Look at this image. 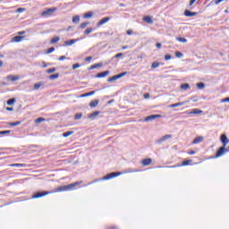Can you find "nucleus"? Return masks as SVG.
Here are the masks:
<instances>
[{
	"mask_svg": "<svg viewBox=\"0 0 229 229\" xmlns=\"http://www.w3.org/2000/svg\"><path fill=\"white\" fill-rule=\"evenodd\" d=\"M130 173H139V170L133 168H127L123 172H112L105 175L103 178L94 180L93 182H89V185H92V183H96L98 182H102L103 180H112V178H117V176H121V174H128Z\"/></svg>",
	"mask_w": 229,
	"mask_h": 229,
	"instance_id": "f257e3e1",
	"label": "nucleus"
},
{
	"mask_svg": "<svg viewBox=\"0 0 229 229\" xmlns=\"http://www.w3.org/2000/svg\"><path fill=\"white\" fill-rule=\"evenodd\" d=\"M80 183H83V181L75 182L73 183H71V184H68V185H64V186H59L57 188V191L58 192H64L65 191H72V189H74V187H78V185H80Z\"/></svg>",
	"mask_w": 229,
	"mask_h": 229,
	"instance_id": "f03ea898",
	"label": "nucleus"
},
{
	"mask_svg": "<svg viewBox=\"0 0 229 229\" xmlns=\"http://www.w3.org/2000/svg\"><path fill=\"white\" fill-rule=\"evenodd\" d=\"M225 153H228V148H226V147L225 146H222L216 150L214 158H219V157H223V155H225Z\"/></svg>",
	"mask_w": 229,
	"mask_h": 229,
	"instance_id": "7ed1b4c3",
	"label": "nucleus"
},
{
	"mask_svg": "<svg viewBox=\"0 0 229 229\" xmlns=\"http://www.w3.org/2000/svg\"><path fill=\"white\" fill-rule=\"evenodd\" d=\"M126 74H128V72H123L122 73L116 74L113 77H110L107 81L109 83H113V81H117V80H121V78H123V76H126Z\"/></svg>",
	"mask_w": 229,
	"mask_h": 229,
	"instance_id": "20e7f679",
	"label": "nucleus"
},
{
	"mask_svg": "<svg viewBox=\"0 0 229 229\" xmlns=\"http://www.w3.org/2000/svg\"><path fill=\"white\" fill-rule=\"evenodd\" d=\"M47 194H51L50 191H36L32 195V199H37L38 198H44V196H47Z\"/></svg>",
	"mask_w": 229,
	"mask_h": 229,
	"instance_id": "39448f33",
	"label": "nucleus"
},
{
	"mask_svg": "<svg viewBox=\"0 0 229 229\" xmlns=\"http://www.w3.org/2000/svg\"><path fill=\"white\" fill-rule=\"evenodd\" d=\"M220 142H222V145L224 146V148H226V146L228 145V142H229V140H228V137L226 136V134H221Z\"/></svg>",
	"mask_w": 229,
	"mask_h": 229,
	"instance_id": "423d86ee",
	"label": "nucleus"
},
{
	"mask_svg": "<svg viewBox=\"0 0 229 229\" xmlns=\"http://www.w3.org/2000/svg\"><path fill=\"white\" fill-rule=\"evenodd\" d=\"M57 10L56 7H54V8H48L47 10H45L41 15L43 17H46V15H53V13H55V11Z\"/></svg>",
	"mask_w": 229,
	"mask_h": 229,
	"instance_id": "0eeeda50",
	"label": "nucleus"
},
{
	"mask_svg": "<svg viewBox=\"0 0 229 229\" xmlns=\"http://www.w3.org/2000/svg\"><path fill=\"white\" fill-rule=\"evenodd\" d=\"M162 117V114H151L145 118L146 123H149V121H155V119H160Z\"/></svg>",
	"mask_w": 229,
	"mask_h": 229,
	"instance_id": "6e6552de",
	"label": "nucleus"
},
{
	"mask_svg": "<svg viewBox=\"0 0 229 229\" xmlns=\"http://www.w3.org/2000/svg\"><path fill=\"white\" fill-rule=\"evenodd\" d=\"M191 164H192V160L189 159V160L182 161V165H174L167 167L168 168L181 167V165H190Z\"/></svg>",
	"mask_w": 229,
	"mask_h": 229,
	"instance_id": "1a4fd4ad",
	"label": "nucleus"
},
{
	"mask_svg": "<svg viewBox=\"0 0 229 229\" xmlns=\"http://www.w3.org/2000/svg\"><path fill=\"white\" fill-rule=\"evenodd\" d=\"M108 21H110V17H104V18H102V19L97 23V27H98V28H101V26H103V24H106V22H108Z\"/></svg>",
	"mask_w": 229,
	"mask_h": 229,
	"instance_id": "9d476101",
	"label": "nucleus"
},
{
	"mask_svg": "<svg viewBox=\"0 0 229 229\" xmlns=\"http://www.w3.org/2000/svg\"><path fill=\"white\" fill-rule=\"evenodd\" d=\"M184 15H185V17H196V15H198V13L192 12V11H190V10H185L184 11Z\"/></svg>",
	"mask_w": 229,
	"mask_h": 229,
	"instance_id": "9b49d317",
	"label": "nucleus"
},
{
	"mask_svg": "<svg viewBox=\"0 0 229 229\" xmlns=\"http://www.w3.org/2000/svg\"><path fill=\"white\" fill-rule=\"evenodd\" d=\"M108 74H110V71H105V72H98L95 78H106V76H108Z\"/></svg>",
	"mask_w": 229,
	"mask_h": 229,
	"instance_id": "f8f14e48",
	"label": "nucleus"
},
{
	"mask_svg": "<svg viewBox=\"0 0 229 229\" xmlns=\"http://www.w3.org/2000/svg\"><path fill=\"white\" fill-rule=\"evenodd\" d=\"M186 103H187L186 101H183V102H178L175 104H172V105L168 106V108H176L178 106H183V105H185Z\"/></svg>",
	"mask_w": 229,
	"mask_h": 229,
	"instance_id": "ddd939ff",
	"label": "nucleus"
},
{
	"mask_svg": "<svg viewBox=\"0 0 229 229\" xmlns=\"http://www.w3.org/2000/svg\"><path fill=\"white\" fill-rule=\"evenodd\" d=\"M99 114H101V112L95 111L92 114L88 115V119H91L92 121H94V119H96V117H98V115H99Z\"/></svg>",
	"mask_w": 229,
	"mask_h": 229,
	"instance_id": "4468645a",
	"label": "nucleus"
},
{
	"mask_svg": "<svg viewBox=\"0 0 229 229\" xmlns=\"http://www.w3.org/2000/svg\"><path fill=\"white\" fill-rule=\"evenodd\" d=\"M192 114H203V111L198 108L191 109V112L188 113V115H191Z\"/></svg>",
	"mask_w": 229,
	"mask_h": 229,
	"instance_id": "2eb2a0df",
	"label": "nucleus"
},
{
	"mask_svg": "<svg viewBox=\"0 0 229 229\" xmlns=\"http://www.w3.org/2000/svg\"><path fill=\"white\" fill-rule=\"evenodd\" d=\"M99 105V100L98 99H95L89 102V106L90 108H96V106Z\"/></svg>",
	"mask_w": 229,
	"mask_h": 229,
	"instance_id": "dca6fc26",
	"label": "nucleus"
},
{
	"mask_svg": "<svg viewBox=\"0 0 229 229\" xmlns=\"http://www.w3.org/2000/svg\"><path fill=\"white\" fill-rule=\"evenodd\" d=\"M144 22H147V24H153V19L151 16H145L143 17Z\"/></svg>",
	"mask_w": 229,
	"mask_h": 229,
	"instance_id": "f3484780",
	"label": "nucleus"
},
{
	"mask_svg": "<svg viewBox=\"0 0 229 229\" xmlns=\"http://www.w3.org/2000/svg\"><path fill=\"white\" fill-rule=\"evenodd\" d=\"M152 160L151 158H145L141 161L142 165L146 166V165H150Z\"/></svg>",
	"mask_w": 229,
	"mask_h": 229,
	"instance_id": "a211bd4d",
	"label": "nucleus"
},
{
	"mask_svg": "<svg viewBox=\"0 0 229 229\" xmlns=\"http://www.w3.org/2000/svg\"><path fill=\"white\" fill-rule=\"evenodd\" d=\"M79 39H70L67 41H64V46H72V44H76Z\"/></svg>",
	"mask_w": 229,
	"mask_h": 229,
	"instance_id": "6ab92c4d",
	"label": "nucleus"
},
{
	"mask_svg": "<svg viewBox=\"0 0 229 229\" xmlns=\"http://www.w3.org/2000/svg\"><path fill=\"white\" fill-rule=\"evenodd\" d=\"M13 42H22L24 36H15L13 38Z\"/></svg>",
	"mask_w": 229,
	"mask_h": 229,
	"instance_id": "aec40b11",
	"label": "nucleus"
},
{
	"mask_svg": "<svg viewBox=\"0 0 229 229\" xmlns=\"http://www.w3.org/2000/svg\"><path fill=\"white\" fill-rule=\"evenodd\" d=\"M199 142H203L202 136H199V137L195 138L192 141V144H199Z\"/></svg>",
	"mask_w": 229,
	"mask_h": 229,
	"instance_id": "412c9836",
	"label": "nucleus"
},
{
	"mask_svg": "<svg viewBox=\"0 0 229 229\" xmlns=\"http://www.w3.org/2000/svg\"><path fill=\"white\" fill-rule=\"evenodd\" d=\"M98 67H103V63H98L91 65L89 69V71H92V69H98Z\"/></svg>",
	"mask_w": 229,
	"mask_h": 229,
	"instance_id": "4be33fe9",
	"label": "nucleus"
},
{
	"mask_svg": "<svg viewBox=\"0 0 229 229\" xmlns=\"http://www.w3.org/2000/svg\"><path fill=\"white\" fill-rule=\"evenodd\" d=\"M7 80H10L11 81H17V80H19V76L9 75L7 76Z\"/></svg>",
	"mask_w": 229,
	"mask_h": 229,
	"instance_id": "5701e85b",
	"label": "nucleus"
},
{
	"mask_svg": "<svg viewBox=\"0 0 229 229\" xmlns=\"http://www.w3.org/2000/svg\"><path fill=\"white\" fill-rule=\"evenodd\" d=\"M94 94H96V91H95V90L89 91V92H88V93H85V94L81 95V98H87V97H89V96H94Z\"/></svg>",
	"mask_w": 229,
	"mask_h": 229,
	"instance_id": "b1692460",
	"label": "nucleus"
},
{
	"mask_svg": "<svg viewBox=\"0 0 229 229\" xmlns=\"http://www.w3.org/2000/svg\"><path fill=\"white\" fill-rule=\"evenodd\" d=\"M94 16V13L93 12H88L84 14V19H90L91 17Z\"/></svg>",
	"mask_w": 229,
	"mask_h": 229,
	"instance_id": "393cba45",
	"label": "nucleus"
},
{
	"mask_svg": "<svg viewBox=\"0 0 229 229\" xmlns=\"http://www.w3.org/2000/svg\"><path fill=\"white\" fill-rule=\"evenodd\" d=\"M42 85H44V82H38L34 84V90H38Z\"/></svg>",
	"mask_w": 229,
	"mask_h": 229,
	"instance_id": "a878e982",
	"label": "nucleus"
},
{
	"mask_svg": "<svg viewBox=\"0 0 229 229\" xmlns=\"http://www.w3.org/2000/svg\"><path fill=\"white\" fill-rule=\"evenodd\" d=\"M176 40H178V42H182V44H187V38H185L178 37L176 38Z\"/></svg>",
	"mask_w": 229,
	"mask_h": 229,
	"instance_id": "bb28decb",
	"label": "nucleus"
},
{
	"mask_svg": "<svg viewBox=\"0 0 229 229\" xmlns=\"http://www.w3.org/2000/svg\"><path fill=\"white\" fill-rule=\"evenodd\" d=\"M72 133H74V131H65L63 133V137H65V138L71 137V135H72Z\"/></svg>",
	"mask_w": 229,
	"mask_h": 229,
	"instance_id": "cd10ccee",
	"label": "nucleus"
},
{
	"mask_svg": "<svg viewBox=\"0 0 229 229\" xmlns=\"http://www.w3.org/2000/svg\"><path fill=\"white\" fill-rule=\"evenodd\" d=\"M181 89L182 90H187V89H191V86L189 85V83H183L181 85Z\"/></svg>",
	"mask_w": 229,
	"mask_h": 229,
	"instance_id": "c85d7f7f",
	"label": "nucleus"
},
{
	"mask_svg": "<svg viewBox=\"0 0 229 229\" xmlns=\"http://www.w3.org/2000/svg\"><path fill=\"white\" fill-rule=\"evenodd\" d=\"M72 22L73 24H78V22H80V17L78 15L73 16Z\"/></svg>",
	"mask_w": 229,
	"mask_h": 229,
	"instance_id": "c756f323",
	"label": "nucleus"
},
{
	"mask_svg": "<svg viewBox=\"0 0 229 229\" xmlns=\"http://www.w3.org/2000/svg\"><path fill=\"white\" fill-rule=\"evenodd\" d=\"M60 41V37H55L51 39L50 44H56V42Z\"/></svg>",
	"mask_w": 229,
	"mask_h": 229,
	"instance_id": "7c9ffc66",
	"label": "nucleus"
},
{
	"mask_svg": "<svg viewBox=\"0 0 229 229\" xmlns=\"http://www.w3.org/2000/svg\"><path fill=\"white\" fill-rule=\"evenodd\" d=\"M60 77V73H55L49 76V80H57Z\"/></svg>",
	"mask_w": 229,
	"mask_h": 229,
	"instance_id": "2f4dec72",
	"label": "nucleus"
},
{
	"mask_svg": "<svg viewBox=\"0 0 229 229\" xmlns=\"http://www.w3.org/2000/svg\"><path fill=\"white\" fill-rule=\"evenodd\" d=\"M197 88L201 90L202 89H205V83L204 82H199L197 83Z\"/></svg>",
	"mask_w": 229,
	"mask_h": 229,
	"instance_id": "473e14b6",
	"label": "nucleus"
},
{
	"mask_svg": "<svg viewBox=\"0 0 229 229\" xmlns=\"http://www.w3.org/2000/svg\"><path fill=\"white\" fill-rule=\"evenodd\" d=\"M15 98H10L9 100H7V105L9 106H12V105H13L15 103Z\"/></svg>",
	"mask_w": 229,
	"mask_h": 229,
	"instance_id": "72a5a7b5",
	"label": "nucleus"
},
{
	"mask_svg": "<svg viewBox=\"0 0 229 229\" xmlns=\"http://www.w3.org/2000/svg\"><path fill=\"white\" fill-rule=\"evenodd\" d=\"M162 138H163V140H165H165H167L169 139H173V135L172 134H166V135L163 136Z\"/></svg>",
	"mask_w": 229,
	"mask_h": 229,
	"instance_id": "f704fd0d",
	"label": "nucleus"
},
{
	"mask_svg": "<svg viewBox=\"0 0 229 229\" xmlns=\"http://www.w3.org/2000/svg\"><path fill=\"white\" fill-rule=\"evenodd\" d=\"M160 66V63L158 62H154L152 64H151V68L152 69H157V67Z\"/></svg>",
	"mask_w": 229,
	"mask_h": 229,
	"instance_id": "c9c22d12",
	"label": "nucleus"
},
{
	"mask_svg": "<svg viewBox=\"0 0 229 229\" xmlns=\"http://www.w3.org/2000/svg\"><path fill=\"white\" fill-rule=\"evenodd\" d=\"M92 31H94V29H92V28H88V29L85 30L84 33H85L86 35H90V33H91Z\"/></svg>",
	"mask_w": 229,
	"mask_h": 229,
	"instance_id": "e433bc0d",
	"label": "nucleus"
},
{
	"mask_svg": "<svg viewBox=\"0 0 229 229\" xmlns=\"http://www.w3.org/2000/svg\"><path fill=\"white\" fill-rule=\"evenodd\" d=\"M19 124H21L20 121L8 123L9 126H19Z\"/></svg>",
	"mask_w": 229,
	"mask_h": 229,
	"instance_id": "4c0bfd02",
	"label": "nucleus"
},
{
	"mask_svg": "<svg viewBox=\"0 0 229 229\" xmlns=\"http://www.w3.org/2000/svg\"><path fill=\"white\" fill-rule=\"evenodd\" d=\"M81 117H83V114H81V113L76 114L74 115L75 120H80V119H81Z\"/></svg>",
	"mask_w": 229,
	"mask_h": 229,
	"instance_id": "58836bf2",
	"label": "nucleus"
},
{
	"mask_svg": "<svg viewBox=\"0 0 229 229\" xmlns=\"http://www.w3.org/2000/svg\"><path fill=\"white\" fill-rule=\"evenodd\" d=\"M175 56L177 58H183V54L182 52H180V51H176L175 52Z\"/></svg>",
	"mask_w": 229,
	"mask_h": 229,
	"instance_id": "ea45409f",
	"label": "nucleus"
},
{
	"mask_svg": "<svg viewBox=\"0 0 229 229\" xmlns=\"http://www.w3.org/2000/svg\"><path fill=\"white\" fill-rule=\"evenodd\" d=\"M44 121H46L45 118L38 117V118L36 119L35 123H37L38 124L40 123H44Z\"/></svg>",
	"mask_w": 229,
	"mask_h": 229,
	"instance_id": "a19ab883",
	"label": "nucleus"
},
{
	"mask_svg": "<svg viewBox=\"0 0 229 229\" xmlns=\"http://www.w3.org/2000/svg\"><path fill=\"white\" fill-rule=\"evenodd\" d=\"M87 26H89V22H82L80 26V28L81 30H85V28H87Z\"/></svg>",
	"mask_w": 229,
	"mask_h": 229,
	"instance_id": "79ce46f5",
	"label": "nucleus"
},
{
	"mask_svg": "<svg viewBox=\"0 0 229 229\" xmlns=\"http://www.w3.org/2000/svg\"><path fill=\"white\" fill-rule=\"evenodd\" d=\"M56 71V68H50L48 70H47V72L48 74H53V72H55Z\"/></svg>",
	"mask_w": 229,
	"mask_h": 229,
	"instance_id": "37998d69",
	"label": "nucleus"
},
{
	"mask_svg": "<svg viewBox=\"0 0 229 229\" xmlns=\"http://www.w3.org/2000/svg\"><path fill=\"white\" fill-rule=\"evenodd\" d=\"M8 133H12V131H1L0 135H8Z\"/></svg>",
	"mask_w": 229,
	"mask_h": 229,
	"instance_id": "c03bdc74",
	"label": "nucleus"
},
{
	"mask_svg": "<svg viewBox=\"0 0 229 229\" xmlns=\"http://www.w3.org/2000/svg\"><path fill=\"white\" fill-rule=\"evenodd\" d=\"M80 67H81V64H74L73 65H72V69L73 70H76V69H80Z\"/></svg>",
	"mask_w": 229,
	"mask_h": 229,
	"instance_id": "a18cd8bd",
	"label": "nucleus"
},
{
	"mask_svg": "<svg viewBox=\"0 0 229 229\" xmlns=\"http://www.w3.org/2000/svg\"><path fill=\"white\" fill-rule=\"evenodd\" d=\"M55 51V47H49L47 51V55H51V53H53Z\"/></svg>",
	"mask_w": 229,
	"mask_h": 229,
	"instance_id": "49530a36",
	"label": "nucleus"
},
{
	"mask_svg": "<svg viewBox=\"0 0 229 229\" xmlns=\"http://www.w3.org/2000/svg\"><path fill=\"white\" fill-rule=\"evenodd\" d=\"M17 12H18L19 13H22V12H26V9H25V8H22V7H20V8L17 9Z\"/></svg>",
	"mask_w": 229,
	"mask_h": 229,
	"instance_id": "de8ad7c7",
	"label": "nucleus"
},
{
	"mask_svg": "<svg viewBox=\"0 0 229 229\" xmlns=\"http://www.w3.org/2000/svg\"><path fill=\"white\" fill-rule=\"evenodd\" d=\"M171 58H173V55H165V60H171Z\"/></svg>",
	"mask_w": 229,
	"mask_h": 229,
	"instance_id": "09e8293b",
	"label": "nucleus"
},
{
	"mask_svg": "<svg viewBox=\"0 0 229 229\" xmlns=\"http://www.w3.org/2000/svg\"><path fill=\"white\" fill-rule=\"evenodd\" d=\"M221 103H229V98H225L221 100Z\"/></svg>",
	"mask_w": 229,
	"mask_h": 229,
	"instance_id": "8fccbe9b",
	"label": "nucleus"
},
{
	"mask_svg": "<svg viewBox=\"0 0 229 229\" xmlns=\"http://www.w3.org/2000/svg\"><path fill=\"white\" fill-rule=\"evenodd\" d=\"M156 142L157 144H162V142H165L164 138L157 140Z\"/></svg>",
	"mask_w": 229,
	"mask_h": 229,
	"instance_id": "3c124183",
	"label": "nucleus"
},
{
	"mask_svg": "<svg viewBox=\"0 0 229 229\" xmlns=\"http://www.w3.org/2000/svg\"><path fill=\"white\" fill-rule=\"evenodd\" d=\"M13 167H22V164H13L12 165Z\"/></svg>",
	"mask_w": 229,
	"mask_h": 229,
	"instance_id": "603ef678",
	"label": "nucleus"
},
{
	"mask_svg": "<svg viewBox=\"0 0 229 229\" xmlns=\"http://www.w3.org/2000/svg\"><path fill=\"white\" fill-rule=\"evenodd\" d=\"M123 56V53H118L114 55V58H121Z\"/></svg>",
	"mask_w": 229,
	"mask_h": 229,
	"instance_id": "864d4df0",
	"label": "nucleus"
},
{
	"mask_svg": "<svg viewBox=\"0 0 229 229\" xmlns=\"http://www.w3.org/2000/svg\"><path fill=\"white\" fill-rule=\"evenodd\" d=\"M67 57H65V55H62L59 57V61L62 62L64 60H65Z\"/></svg>",
	"mask_w": 229,
	"mask_h": 229,
	"instance_id": "5fc2aeb1",
	"label": "nucleus"
},
{
	"mask_svg": "<svg viewBox=\"0 0 229 229\" xmlns=\"http://www.w3.org/2000/svg\"><path fill=\"white\" fill-rule=\"evenodd\" d=\"M92 60V56H88L85 58V62H90Z\"/></svg>",
	"mask_w": 229,
	"mask_h": 229,
	"instance_id": "6e6d98bb",
	"label": "nucleus"
},
{
	"mask_svg": "<svg viewBox=\"0 0 229 229\" xmlns=\"http://www.w3.org/2000/svg\"><path fill=\"white\" fill-rule=\"evenodd\" d=\"M127 35H133V30H127Z\"/></svg>",
	"mask_w": 229,
	"mask_h": 229,
	"instance_id": "4d7b16f0",
	"label": "nucleus"
},
{
	"mask_svg": "<svg viewBox=\"0 0 229 229\" xmlns=\"http://www.w3.org/2000/svg\"><path fill=\"white\" fill-rule=\"evenodd\" d=\"M144 98L145 99H149V93H145Z\"/></svg>",
	"mask_w": 229,
	"mask_h": 229,
	"instance_id": "13d9d810",
	"label": "nucleus"
},
{
	"mask_svg": "<svg viewBox=\"0 0 229 229\" xmlns=\"http://www.w3.org/2000/svg\"><path fill=\"white\" fill-rule=\"evenodd\" d=\"M196 3V0H190V6H192Z\"/></svg>",
	"mask_w": 229,
	"mask_h": 229,
	"instance_id": "bf43d9fd",
	"label": "nucleus"
},
{
	"mask_svg": "<svg viewBox=\"0 0 229 229\" xmlns=\"http://www.w3.org/2000/svg\"><path fill=\"white\" fill-rule=\"evenodd\" d=\"M156 47H157V49H160V47H162V44L161 43H157Z\"/></svg>",
	"mask_w": 229,
	"mask_h": 229,
	"instance_id": "052dcab7",
	"label": "nucleus"
},
{
	"mask_svg": "<svg viewBox=\"0 0 229 229\" xmlns=\"http://www.w3.org/2000/svg\"><path fill=\"white\" fill-rule=\"evenodd\" d=\"M189 155H196V151L194 150H191L190 152H188Z\"/></svg>",
	"mask_w": 229,
	"mask_h": 229,
	"instance_id": "680f3d73",
	"label": "nucleus"
},
{
	"mask_svg": "<svg viewBox=\"0 0 229 229\" xmlns=\"http://www.w3.org/2000/svg\"><path fill=\"white\" fill-rule=\"evenodd\" d=\"M18 35H26V31L22 30V31H19Z\"/></svg>",
	"mask_w": 229,
	"mask_h": 229,
	"instance_id": "e2e57ef3",
	"label": "nucleus"
},
{
	"mask_svg": "<svg viewBox=\"0 0 229 229\" xmlns=\"http://www.w3.org/2000/svg\"><path fill=\"white\" fill-rule=\"evenodd\" d=\"M6 110H7L8 112H13V107H6Z\"/></svg>",
	"mask_w": 229,
	"mask_h": 229,
	"instance_id": "0e129e2a",
	"label": "nucleus"
},
{
	"mask_svg": "<svg viewBox=\"0 0 229 229\" xmlns=\"http://www.w3.org/2000/svg\"><path fill=\"white\" fill-rule=\"evenodd\" d=\"M122 49H128V46L122 47Z\"/></svg>",
	"mask_w": 229,
	"mask_h": 229,
	"instance_id": "69168bd1",
	"label": "nucleus"
},
{
	"mask_svg": "<svg viewBox=\"0 0 229 229\" xmlns=\"http://www.w3.org/2000/svg\"><path fill=\"white\" fill-rule=\"evenodd\" d=\"M43 67L44 68L47 67V64L45 62L43 63Z\"/></svg>",
	"mask_w": 229,
	"mask_h": 229,
	"instance_id": "338daca9",
	"label": "nucleus"
},
{
	"mask_svg": "<svg viewBox=\"0 0 229 229\" xmlns=\"http://www.w3.org/2000/svg\"><path fill=\"white\" fill-rule=\"evenodd\" d=\"M0 67H3V61L0 60Z\"/></svg>",
	"mask_w": 229,
	"mask_h": 229,
	"instance_id": "774afa93",
	"label": "nucleus"
}]
</instances>
